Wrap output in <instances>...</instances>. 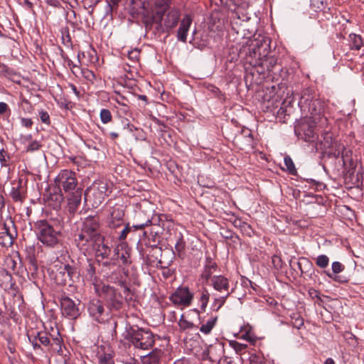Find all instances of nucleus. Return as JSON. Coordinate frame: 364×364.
Listing matches in <instances>:
<instances>
[{
    "mask_svg": "<svg viewBox=\"0 0 364 364\" xmlns=\"http://www.w3.org/2000/svg\"><path fill=\"white\" fill-rule=\"evenodd\" d=\"M100 218L98 215H88L82 220L73 236V243L84 256L94 255L98 266L110 269L116 265L112 256V248L109 246L101 232Z\"/></svg>",
    "mask_w": 364,
    "mask_h": 364,
    "instance_id": "1",
    "label": "nucleus"
},
{
    "mask_svg": "<svg viewBox=\"0 0 364 364\" xmlns=\"http://www.w3.org/2000/svg\"><path fill=\"white\" fill-rule=\"evenodd\" d=\"M120 343H124L129 348L133 346L135 348L149 350L155 343V336L150 328L131 324L128 321L126 322Z\"/></svg>",
    "mask_w": 364,
    "mask_h": 364,
    "instance_id": "2",
    "label": "nucleus"
},
{
    "mask_svg": "<svg viewBox=\"0 0 364 364\" xmlns=\"http://www.w3.org/2000/svg\"><path fill=\"white\" fill-rule=\"evenodd\" d=\"M112 191V185L107 180H95L85 191V202L92 208H98Z\"/></svg>",
    "mask_w": 364,
    "mask_h": 364,
    "instance_id": "3",
    "label": "nucleus"
},
{
    "mask_svg": "<svg viewBox=\"0 0 364 364\" xmlns=\"http://www.w3.org/2000/svg\"><path fill=\"white\" fill-rule=\"evenodd\" d=\"M34 230L37 239L46 247H55L60 243V230L55 228L51 221L46 219L37 220L34 223Z\"/></svg>",
    "mask_w": 364,
    "mask_h": 364,
    "instance_id": "4",
    "label": "nucleus"
},
{
    "mask_svg": "<svg viewBox=\"0 0 364 364\" xmlns=\"http://www.w3.org/2000/svg\"><path fill=\"white\" fill-rule=\"evenodd\" d=\"M95 292L102 299L109 312L119 311L124 307V298L115 287L105 284Z\"/></svg>",
    "mask_w": 364,
    "mask_h": 364,
    "instance_id": "5",
    "label": "nucleus"
},
{
    "mask_svg": "<svg viewBox=\"0 0 364 364\" xmlns=\"http://www.w3.org/2000/svg\"><path fill=\"white\" fill-rule=\"evenodd\" d=\"M53 187L64 193H69L82 188L78 186L77 173L70 169H63L55 176Z\"/></svg>",
    "mask_w": 364,
    "mask_h": 364,
    "instance_id": "6",
    "label": "nucleus"
},
{
    "mask_svg": "<svg viewBox=\"0 0 364 364\" xmlns=\"http://www.w3.org/2000/svg\"><path fill=\"white\" fill-rule=\"evenodd\" d=\"M18 237L17 228L11 216L1 220L0 223V246L9 249L12 247Z\"/></svg>",
    "mask_w": 364,
    "mask_h": 364,
    "instance_id": "7",
    "label": "nucleus"
},
{
    "mask_svg": "<svg viewBox=\"0 0 364 364\" xmlns=\"http://www.w3.org/2000/svg\"><path fill=\"white\" fill-rule=\"evenodd\" d=\"M125 209L122 205L116 204L109 210L106 218V228L110 234L115 235L124 226Z\"/></svg>",
    "mask_w": 364,
    "mask_h": 364,
    "instance_id": "8",
    "label": "nucleus"
},
{
    "mask_svg": "<svg viewBox=\"0 0 364 364\" xmlns=\"http://www.w3.org/2000/svg\"><path fill=\"white\" fill-rule=\"evenodd\" d=\"M316 121L308 117L301 119L294 127L295 134L306 142L316 141L318 138L315 132Z\"/></svg>",
    "mask_w": 364,
    "mask_h": 364,
    "instance_id": "9",
    "label": "nucleus"
},
{
    "mask_svg": "<svg viewBox=\"0 0 364 364\" xmlns=\"http://www.w3.org/2000/svg\"><path fill=\"white\" fill-rule=\"evenodd\" d=\"M89 316L98 323H105L109 317V312L102 299L92 298L89 300L86 305Z\"/></svg>",
    "mask_w": 364,
    "mask_h": 364,
    "instance_id": "10",
    "label": "nucleus"
},
{
    "mask_svg": "<svg viewBox=\"0 0 364 364\" xmlns=\"http://www.w3.org/2000/svg\"><path fill=\"white\" fill-rule=\"evenodd\" d=\"M46 349H43L42 353L46 355L53 356L55 355H63V339L58 328H51L49 331L46 343H44Z\"/></svg>",
    "mask_w": 364,
    "mask_h": 364,
    "instance_id": "11",
    "label": "nucleus"
},
{
    "mask_svg": "<svg viewBox=\"0 0 364 364\" xmlns=\"http://www.w3.org/2000/svg\"><path fill=\"white\" fill-rule=\"evenodd\" d=\"M59 301L61 314L65 318L70 320H75L80 316V300H73L64 293L59 298Z\"/></svg>",
    "mask_w": 364,
    "mask_h": 364,
    "instance_id": "12",
    "label": "nucleus"
},
{
    "mask_svg": "<svg viewBox=\"0 0 364 364\" xmlns=\"http://www.w3.org/2000/svg\"><path fill=\"white\" fill-rule=\"evenodd\" d=\"M97 266V262L93 258H87L82 269V277L93 285L95 291L101 287L102 284H105L100 279L101 273Z\"/></svg>",
    "mask_w": 364,
    "mask_h": 364,
    "instance_id": "13",
    "label": "nucleus"
},
{
    "mask_svg": "<svg viewBox=\"0 0 364 364\" xmlns=\"http://www.w3.org/2000/svg\"><path fill=\"white\" fill-rule=\"evenodd\" d=\"M156 215L151 204H139L134 210V223L141 225V228L144 230L150 223H154Z\"/></svg>",
    "mask_w": 364,
    "mask_h": 364,
    "instance_id": "14",
    "label": "nucleus"
},
{
    "mask_svg": "<svg viewBox=\"0 0 364 364\" xmlns=\"http://www.w3.org/2000/svg\"><path fill=\"white\" fill-rule=\"evenodd\" d=\"M194 294L188 286L181 285L169 296V300L176 306L188 307L192 304Z\"/></svg>",
    "mask_w": 364,
    "mask_h": 364,
    "instance_id": "15",
    "label": "nucleus"
},
{
    "mask_svg": "<svg viewBox=\"0 0 364 364\" xmlns=\"http://www.w3.org/2000/svg\"><path fill=\"white\" fill-rule=\"evenodd\" d=\"M137 250L142 258L144 263L148 267H156V264H162L163 262L159 259L161 255L162 249L160 247L144 248L142 245L137 244Z\"/></svg>",
    "mask_w": 364,
    "mask_h": 364,
    "instance_id": "16",
    "label": "nucleus"
},
{
    "mask_svg": "<svg viewBox=\"0 0 364 364\" xmlns=\"http://www.w3.org/2000/svg\"><path fill=\"white\" fill-rule=\"evenodd\" d=\"M4 306L8 314L7 318H9V321L11 319L16 324L21 323L22 321V314H23L26 308L22 296H16V294L14 293L13 304L6 306L4 302Z\"/></svg>",
    "mask_w": 364,
    "mask_h": 364,
    "instance_id": "17",
    "label": "nucleus"
},
{
    "mask_svg": "<svg viewBox=\"0 0 364 364\" xmlns=\"http://www.w3.org/2000/svg\"><path fill=\"white\" fill-rule=\"evenodd\" d=\"M233 143L242 151L252 150L256 145L252 131L245 127L235 135Z\"/></svg>",
    "mask_w": 364,
    "mask_h": 364,
    "instance_id": "18",
    "label": "nucleus"
},
{
    "mask_svg": "<svg viewBox=\"0 0 364 364\" xmlns=\"http://www.w3.org/2000/svg\"><path fill=\"white\" fill-rule=\"evenodd\" d=\"M120 242L114 248L113 257H114L115 262L119 261L122 265L129 267L132 264V249L126 242Z\"/></svg>",
    "mask_w": 364,
    "mask_h": 364,
    "instance_id": "19",
    "label": "nucleus"
},
{
    "mask_svg": "<svg viewBox=\"0 0 364 364\" xmlns=\"http://www.w3.org/2000/svg\"><path fill=\"white\" fill-rule=\"evenodd\" d=\"M49 331H28L27 337L29 343L31 344L34 352L37 354H41L43 349H46L44 343H46Z\"/></svg>",
    "mask_w": 364,
    "mask_h": 364,
    "instance_id": "20",
    "label": "nucleus"
},
{
    "mask_svg": "<svg viewBox=\"0 0 364 364\" xmlns=\"http://www.w3.org/2000/svg\"><path fill=\"white\" fill-rule=\"evenodd\" d=\"M141 226V225H136V223L131 225L128 223L115 235H112V237L122 242L127 238L129 240H134L136 237L139 238V234H143V229Z\"/></svg>",
    "mask_w": 364,
    "mask_h": 364,
    "instance_id": "21",
    "label": "nucleus"
},
{
    "mask_svg": "<svg viewBox=\"0 0 364 364\" xmlns=\"http://www.w3.org/2000/svg\"><path fill=\"white\" fill-rule=\"evenodd\" d=\"M9 196L14 203H23L27 198V180L20 178L16 182L11 183Z\"/></svg>",
    "mask_w": 364,
    "mask_h": 364,
    "instance_id": "22",
    "label": "nucleus"
},
{
    "mask_svg": "<svg viewBox=\"0 0 364 364\" xmlns=\"http://www.w3.org/2000/svg\"><path fill=\"white\" fill-rule=\"evenodd\" d=\"M307 107L301 109L304 112H307L310 114L309 118L314 120H320L323 117L325 109L327 106L325 101L320 99L318 97L314 100L310 104L308 105Z\"/></svg>",
    "mask_w": 364,
    "mask_h": 364,
    "instance_id": "23",
    "label": "nucleus"
},
{
    "mask_svg": "<svg viewBox=\"0 0 364 364\" xmlns=\"http://www.w3.org/2000/svg\"><path fill=\"white\" fill-rule=\"evenodd\" d=\"M218 269V265L210 255L206 252L205 262L203 270L199 276V280H202L203 283L208 284L210 279L213 276V274Z\"/></svg>",
    "mask_w": 364,
    "mask_h": 364,
    "instance_id": "24",
    "label": "nucleus"
},
{
    "mask_svg": "<svg viewBox=\"0 0 364 364\" xmlns=\"http://www.w3.org/2000/svg\"><path fill=\"white\" fill-rule=\"evenodd\" d=\"M130 14L133 17H149L151 14L149 0H131Z\"/></svg>",
    "mask_w": 364,
    "mask_h": 364,
    "instance_id": "25",
    "label": "nucleus"
},
{
    "mask_svg": "<svg viewBox=\"0 0 364 364\" xmlns=\"http://www.w3.org/2000/svg\"><path fill=\"white\" fill-rule=\"evenodd\" d=\"M162 241V236L159 233L143 230V234H139L137 244L144 245L145 247H159Z\"/></svg>",
    "mask_w": 364,
    "mask_h": 364,
    "instance_id": "26",
    "label": "nucleus"
},
{
    "mask_svg": "<svg viewBox=\"0 0 364 364\" xmlns=\"http://www.w3.org/2000/svg\"><path fill=\"white\" fill-rule=\"evenodd\" d=\"M82 188L65 193V198L67 199V209L70 215H74L80 208L82 196Z\"/></svg>",
    "mask_w": 364,
    "mask_h": 364,
    "instance_id": "27",
    "label": "nucleus"
},
{
    "mask_svg": "<svg viewBox=\"0 0 364 364\" xmlns=\"http://www.w3.org/2000/svg\"><path fill=\"white\" fill-rule=\"evenodd\" d=\"M297 185L300 187L303 192L308 193V194H313L314 192L322 191L326 188V184L319 181H316L312 178H301Z\"/></svg>",
    "mask_w": 364,
    "mask_h": 364,
    "instance_id": "28",
    "label": "nucleus"
},
{
    "mask_svg": "<svg viewBox=\"0 0 364 364\" xmlns=\"http://www.w3.org/2000/svg\"><path fill=\"white\" fill-rule=\"evenodd\" d=\"M114 356L115 353L109 346L101 345L97 347L96 358L98 364H115Z\"/></svg>",
    "mask_w": 364,
    "mask_h": 364,
    "instance_id": "29",
    "label": "nucleus"
},
{
    "mask_svg": "<svg viewBox=\"0 0 364 364\" xmlns=\"http://www.w3.org/2000/svg\"><path fill=\"white\" fill-rule=\"evenodd\" d=\"M48 272L50 279L57 285L62 287L66 285L69 286V282L67 279L63 265H54L52 268L48 269Z\"/></svg>",
    "mask_w": 364,
    "mask_h": 364,
    "instance_id": "30",
    "label": "nucleus"
},
{
    "mask_svg": "<svg viewBox=\"0 0 364 364\" xmlns=\"http://www.w3.org/2000/svg\"><path fill=\"white\" fill-rule=\"evenodd\" d=\"M0 285L5 290H11L18 292V287L16 284L11 274L6 269H0Z\"/></svg>",
    "mask_w": 364,
    "mask_h": 364,
    "instance_id": "31",
    "label": "nucleus"
},
{
    "mask_svg": "<svg viewBox=\"0 0 364 364\" xmlns=\"http://www.w3.org/2000/svg\"><path fill=\"white\" fill-rule=\"evenodd\" d=\"M0 75L17 85H21V80L23 79L20 73L1 63H0Z\"/></svg>",
    "mask_w": 364,
    "mask_h": 364,
    "instance_id": "32",
    "label": "nucleus"
},
{
    "mask_svg": "<svg viewBox=\"0 0 364 364\" xmlns=\"http://www.w3.org/2000/svg\"><path fill=\"white\" fill-rule=\"evenodd\" d=\"M252 42V50L254 54H258L259 56L266 55L270 49V38L264 36H259Z\"/></svg>",
    "mask_w": 364,
    "mask_h": 364,
    "instance_id": "33",
    "label": "nucleus"
},
{
    "mask_svg": "<svg viewBox=\"0 0 364 364\" xmlns=\"http://www.w3.org/2000/svg\"><path fill=\"white\" fill-rule=\"evenodd\" d=\"M172 0H154V9L156 17L161 22L164 19L165 14L170 10Z\"/></svg>",
    "mask_w": 364,
    "mask_h": 364,
    "instance_id": "34",
    "label": "nucleus"
},
{
    "mask_svg": "<svg viewBox=\"0 0 364 364\" xmlns=\"http://www.w3.org/2000/svg\"><path fill=\"white\" fill-rule=\"evenodd\" d=\"M181 16L178 9L171 8L167 11L165 18L164 19V25L166 31H169L177 26Z\"/></svg>",
    "mask_w": 364,
    "mask_h": 364,
    "instance_id": "35",
    "label": "nucleus"
},
{
    "mask_svg": "<svg viewBox=\"0 0 364 364\" xmlns=\"http://www.w3.org/2000/svg\"><path fill=\"white\" fill-rule=\"evenodd\" d=\"M209 281H210V286L215 291L219 292L227 291V293L230 291H229L230 281L224 275H215Z\"/></svg>",
    "mask_w": 364,
    "mask_h": 364,
    "instance_id": "36",
    "label": "nucleus"
},
{
    "mask_svg": "<svg viewBox=\"0 0 364 364\" xmlns=\"http://www.w3.org/2000/svg\"><path fill=\"white\" fill-rule=\"evenodd\" d=\"M331 269L332 272H330L329 271H324V273L328 278H331L333 281L341 284L347 283L348 282V279L345 277L338 275V273L343 272L345 269L343 264L339 262H333L331 265Z\"/></svg>",
    "mask_w": 364,
    "mask_h": 364,
    "instance_id": "37",
    "label": "nucleus"
},
{
    "mask_svg": "<svg viewBox=\"0 0 364 364\" xmlns=\"http://www.w3.org/2000/svg\"><path fill=\"white\" fill-rule=\"evenodd\" d=\"M302 269L300 277H304L305 279L316 281L317 275L316 274V269L314 267L312 262L307 257H302Z\"/></svg>",
    "mask_w": 364,
    "mask_h": 364,
    "instance_id": "38",
    "label": "nucleus"
},
{
    "mask_svg": "<svg viewBox=\"0 0 364 364\" xmlns=\"http://www.w3.org/2000/svg\"><path fill=\"white\" fill-rule=\"evenodd\" d=\"M318 96L316 95L315 90L311 87L304 88L301 92V96L299 100V106L301 110L303 108L307 107L308 105L317 98Z\"/></svg>",
    "mask_w": 364,
    "mask_h": 364,
    "instance_id": "39",
    "label": "nucleus"
},
{
    "mask_svg": "<svg viewBox=\"0 0 364 364\" xmlns=\"http://www.w3.org/2000/svg\"><path fill=\"white\" fill-rule=\"evenodd\" d=\"M30 251L31 252H28L26 259L28 261V279L30 280H33L37 277L38 265L34 254V249L33 247H30Z\"/></svg>",
    "mask_w": 364,
    "mask_h": 364,
    "instance_id": "40",
    "label": "nucleus"
},
{
    "mask_svg": "<svg viewBox=\"0 0 364 364\" xmlns=\"http://www.w3.org/2000/svg\"><path fill=\"white\" fill-rule=\"evenodd\" d=\"M192 23V18L190 15H185L182 18L180 26L177 32L178 40L183 43L187 41V33Z\"/></svg>",
    "mask_w": 364,
    "mask_h": 364,
    "instance_id": "41",
    "label": "nucleus"
},
{
    "mask_svg": "<svg viewBox=\"0 0 364 364\" xmlns=\"http://www.w3.org/2000/svg\"><path fill=\"white\" fill-rule=\"evenodd\" d=\"M186 242L181 232H179L174 246L175 251H173V256L183 260L186 256Z\"/></svg>",
    "mask_w": 364,
    "mask_h": 364,
    "instance_id": "42",
    "label": "nucleus"
},
{
    "mask_svg": "<svg viewBox=\"0 0 364 364\" xmlns=\"http://www.w3.org/2000/svg\"><path fill=\"white\" fill-rule=\"evenodd\" d=\"M65 193L57 190V191L49 194L47 198V202L54 210H58L65 200Z\"/></svg>",
    "mask_w": 364,
    "mask_h": 364,
    "instance_id": "43",
    "label": "nucleus"
},
{
    "mask_svg": "<svg viewBox=\"0 0 364 364\" xmlns=\"http://www.w3.org/2000/svg\"><path fill=\"white\" fill-rule=\"evenodd\" d=\"M154 223H159L161 225L163 231L169 232L174 227V222L171 215L157 214Z\"/></svg>",
    "mask_w": 364,
    "mask_h": 364,
    "instance_id": "44",
    "label": "nucleus"
},
{
    "mask_svg": "<svg viewBox=\"0 0 364 364\" xmlns=\"http://www.w3.org/2000/svg\"><path fill=\"white\" fill-rule=\"evenodd\" d=\"M163 352L161 349L154 348L148 355L143 357L144 364H160Z\"/></svg>",
    "mask_w": 364,
    "mask_h": 364,
    "instance_id": "45",
    "label": "nucleus"
},
{
    "mask_svg": "<svg viewBox=\"0 0 364 364\" xmlns=\"http://www.w3.org/2000/svg\"><path fill=\"white\" fill-rule=\"evenodd\" d=\"M321 154L323 157L326 156L328 159H335L338 161L340 165L342 166H346V161L340 149L331 147L330 149L322 151Z\"/></svg>",
    "mask_w": 364,
    "mask_h": 364,
    "instance_id": "46",
    "label": "nucleus"
},
{
    "mask_svg": "<svg viewBox=\"0 0 364 364\" xmlns=\"http://www.w3.org/2000/svg\"><path fill=\"white\" fill-rule=\"evenodd\" d=\"M210 294L206 287H202L198 290V300L200 309L203 312H205L206 310L208 304L210 300Z\"/></svg>",
    "mask_w": 364,
    "mask_h": 364,
    "instance_id": "47",
    "label": "nucleus"
},
{
    "mask_svg": "<svg viewBox=\"0 0 364 364\" xmlns=\"http://www.w3.org/2000/svg\"><path fill=\"white\" fill-rule=\"evenodd\" d=\"M251 0H247V5L245 8L240 7V5H235V9H229L232 11V18L233 19H239L242 21H247L249 19L247 16V9L250 6Z\"/></svg>",
    "mask_w": 364,
    "mask_h": 364,
    "instance_id": "48",
    "label": "nucleus"
},
{
    "mask_svg": "<svg viewBox=\"0 0 364 364\" xmlns=\"http://www.w3.org/2000/svg\"><path fill=\"white\" fill-rule=\"evenodd\" d=\"M328 0H311L310 6L314 11L328 13V15L332 17V14L330 12L331 9L328 7Z\"/></svg>",
    "mask_w": 364,
    "mask_h": 364,
    "instance_id": "49",
    "label": "nucleus"
},
{
    "mask_svg": "<svg viewBox=\"0 0 364 364\" xmlns=\"http://www.w3.org/2000/svg\"><path fill=\"white\" fill-rule=\"evenodd\" d=\"M241 338L251 343H255L257 337L255 335L252 327L248 323L243 325L240 328Z\"/></svg>",
    "mask_w": 364,
    "mask_h": 364,
    "instance_id": "50",
    "label": "nucleus"
},
{
    "mask_svg": "<svg viewBox=\"0 0 364 364\" xmlns=\"http://www.w3.org/2000/svg\"><path fill=\"white\" fill-rule=\"evenodd\" d=\"M63 269L65 272L67 279L69 282V286H72L75 282V279H79V274L77 271V267L70 264L63 265Z\"/></svg>",
    "mask_w": 364,
    "mask_h": 364,
    "instance_id": "51",
    "label": "nucleus"
},
{
    "mask_svg": "<svg viewBox=\"0 0 364 364\" xmlns=\"http://www.w3.org/2000/svg\"><path fill=\"white\" fill-rule=\"evenodd\" d=\"M348 41L350 50H360L363 46L362 36L356 33H350L348 36Z\"/></svg>",
    "mask_w": 364,
    "mask_h": 364,
    "instance_id": "52",
    "label": "nucleus"
},
{
    "mask_svg": "<svg viewBox=\"0 0 364 364\" xmlns=\"http://www.w3.org/2000/svg\"><path fill=\"white\" fill-rule=\"evenodd\" d=\"M235 289H231L230 292H228L225 296L215 298L211 304V310L218 312L223 306L225 304L227 299L234 292Z\"/></svg>",
    "mask_w": 364,
    "mask_h": 364,
    "instance_id": "53",
    "label": "nucleus"
},
{
    "mask_svg": "<svg viewBox=\"0 0 364 364\" xmlns=\"http://www.w3.org/2000/svg\"><path fill=\"white\" fill-rule=\"evenodd\" d=\"M218 316L211 315L205 323H202L200 327V331L205 335L209 334L216 325Z\"/></svg>",
    "mask_w": 364,
    "mask_h": 364,
    "instance_id": "54",
    "label": "nucleus"
},
{
    "mask_svg": "<svg viewBox=\"0 0 364 364\" xmlns=\"http://www.w3.org/2000/svg\"><path fill=\"white\" fill-rule=\"evenodd\" d=\"M61 42L67 48L73 49V43L71 36L70 34V29L68 26H65L60 28Z\"/></svg>",
    "mask_w": 364,
    "mask_h": 364,
    "instance_id": "55",
    "label": "nucleus"
},
{
    "mask_svg": "<svg viewBox=\"0 0 364 364\" xmlns=\"http://www.w3.org/2000/svg\"><path fill=\"white\" fill-rule=\"evenodd\" d=\"M322 140H321L319 146L320 149L322 151H325L327 149H330L333 143V134L331 132H324L321 135Z\"/></svg>",
    "mask_w": 364,
    "mask_h": 364,
    "instance_id": "56",
    "label": "nucleus"
},
{
    "mask_svg": "<svg viewBox=\"0 0 364 364\" xmlns=\"http://www.w3.org/2000/svg\"><path fill=\"white\" fill-rule=\"evenodd\" d=\"M172 262L173 261L171 260L166 264V265H163V264H156V268L162 270L161 275L165 280L171 278L176 274V269L169 268V266L172 264Z\"/></svg>",
    "mask_w": 364,
    "mask_h": 364,
    "instance_id": "57",
    "label": "nucleus"
},
{
    "mask_svg": "<svg viewBox=\"0 0 364 364\" xmlns=\"http://www.w3.org/2000/svg\"><path fill=\"white\" fill-rule=\"evenodd\" d=\"M220 4L229 9H235V5H240L245 8L247 5V0H220Z\"/></svg>",
    "mask_w": 364,
    "mask_h": 364,
    "instance_id": "58",
    "label": "nucleus"
},
{
    "mask_svg": "<svg viewBox=\"0 0 364 364\" xmlns=\"http://www.w3.org/2000/svg\"><path fill=\"white\" fill-rule=\"evenodd\" d=\"M284 162L286 166V171L292 176H296L297 171L291 158L289 156L287 155L286 156H284Z\"/></svg>",
    "mask_w": 364,
    "mask_h": 364,
    "instance_id": "59",
    "label": "nucleus"
},
{
    "mask_svg": "<svg viewBox=\"0 0 364 364\" xmlns=\"http://www.w3.org/2000/svg\"><path fill=\"white\" fill-rule=\"evenodd\" d=\"M291 326L297 329H300L304 326V318L298 313H293L291 316Z\"/></svg>",
    "mask_w": 364,
    "mask_h": 364,
    "instance_id": "60",
    "label": "nucleus"
},
{
    "mask_svg": "<svg viewBox=\"0 0 364 364\" xmlns=\"http://www.w3.org/2000/svg\"><path fill=\"white\" fill-rule=\"evenodd\" d=\"M178 324L181 331H184L187 329H193L196 327L193 322L189 321L185 318L183 314L181 316Z\"/></svg>",
    "mask_w": 364,
    "mask_h": 364,
    "instance_id": "61",
    "label": "nucleus"
},
{
    "mask_svg": "<svg viewBox=\"0 0 364 364\" xmlns=\"http://www.w3.org/2000/svg\"><path fill=\"white\" fill-rule=\"evenodd\" d=\"M11 160V156L9 154L4 150V149H1L0 150V163L2 167H9L10 164L9 161Z\"/></svg>",
    "mask_w": 364,
    "mask_h": 364,
    "instance_id": "62",
    "label": "nucleus"
},
{
    "mask_svg": "<svg viewBox=\"0 0 364 364\" xmlns=\"http://www.w3.org/2000/svg\"><path fill=\"white\" fill-rule=\"evenodd\" d=\"M250 364H267L266 358L261 355L252 353L249 357Z\"/></svg>",
    "mask_w": 364,
    "mask_h": 364,
    "instance_id": "63",
    "label": "nucleus"
},
{
    "mask_svg": "<svg viewBox=\"0 0 364 364\" xmlns=\"http://www.w3.org/2000/svg\"><path fill=\"white\" fill-rule=\"evenodd\" d=\"M315 259L316 264L321 269L326 268L329 264V258L326 255H320Z\"/></svg>",
    "mask_w": 364,
    "mask_h": 364,
    "instance_id": "64",
    "label": "nucleus"
}]
</instances>
